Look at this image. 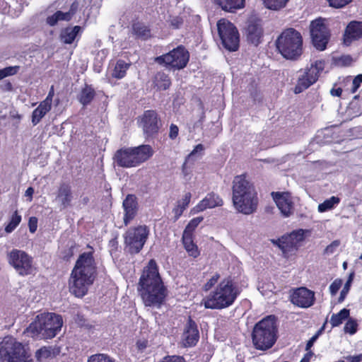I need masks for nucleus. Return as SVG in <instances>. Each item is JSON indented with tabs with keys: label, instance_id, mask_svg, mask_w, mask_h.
<instances>
[{
	"label": "nucleus",
	"instance_id": "1",
	"mask_svg": "<svg viewBox=\"0 0 362 362\" xmlns=\"http://www.w3.org/2000/svg\"><path fill=\"white\" fill-rule=\"evenodd\" d=\"M138 291L146 306L160 308L168 296L155 259H151L144 268L138 284Z\"/></svg>",
	"mask_w": 362,
	"mask_h": 362
},
{
	"label": "nucleus",
	"instance_id": "2",
	"mask_svg": "<svg viewBox=\"0 0 362 362\" xmlns=\"http://www.w3.org/2000/svg\"><path fill=\"white\" fill-rule=\"evenodd\" d=\"M87 247L89 252L79 255L71 271L69 279V291L76 297L82 298L86 296L88 287L91 286L98 276V268L94 258V250L90 245Z\"/></svg>",
	"mask_w": 362,
	"mask_h": 362
},
{
	"label": "nucleus",
	"instance_id": "3",
	"mask_svg": "<svg viewBox=\"0 0 362 362\" xmlns=\"http://www.w3.org/2000/svg\"><path fill=\"white\" fill-rule=\"evenodd\" d=\"M241 293V288L230 276L223 279L215 289L203 300L205 308L222 310L231 306Z\"/></svg>",
	"mask_w": 362,
	"mask_h": 362
},
{
	"label": "nucleus",
	"instance_id": "4",
	"mask_svg": "<svg viewBox=\"0 0 362 362\" xmlns=\"http://www.w3.org/2000/svg\"><path fill=\"white\" fill-rule=\"evenodd\" d=\"M233 202L236 209L244 214H251L257 209V194L245 175H237L233 180Z\"/></svg>",
	"mask_w": 362,
	"mask_h": 362
},
{
	"label": "nucleus",
	"instance_id": "5",
	"mask_svg": "<svg viewBox=\"0 0 362 362\" xmlns=\"http://www.w3.org/2000/svg\"><path fill=\"white\" fill-rule=\"evenodd\" d=\"M253 347L259 351L271 349L278 339V319L269 315L257 322L251 333Z\"/></svg>",
	"mask_w": 362,
	"mask_h": 362
},
{
	"label": "nucleus",
	"instance_id": "6",
	"mask_svg": "<svg viewBox=\"0 0 362 362\" xmlns=\"http://www.w3.org/2000/svg\"><path fill=\"white\" fill-rule=\"evenodd\" d=\"M62 325L61 315L52 313H42L36 316L25 332L33 338L40 336L45 339H52L61 331Z\"/></svg>",
	"mask_w": 362,
	"mask_h": 362
},
{
	"label": "nucleus",
	"instance_id": "7",
	"mask_svg": "<svg viewBox=\"0 0 362 362\" xmlns=\"http://www.w3.org/2000/svg\"><path fill=\"white\" fill-rule=\"evenodd\" d=\"M276 50L286 59L297 60L303 52V39L295 28L284 29L275 41Z\"/></svg>",
	"mask_w": 362,
	"mask_h": 362
},
{
	"label": "nucleus",
	"instance_id": "8",
	"mask_svg": "<svg viewBox=\"0 0 362 362\" xmlns=\"http://www.w3.org/2000/svg\"><path fill=\"white\" fill-rule=\"evenodd\" d=\"M154 151L149 144L123 147L116 151L113 159L117 165L125 168L138 167L148 160Z\"/></svg>",
	"mask_w": 362,
	"mask_h": 362
},
{
	"label": "nucleus",
	"instance_id": "9",
	"mask_svg": "<svg viewBox=\"0 0 362 362\" xmlns=\"http://www.w3.org/2000/svg\"><path fill=\"white\" fill-rule=\"evenodd\" d=\"M0 362H33L24 345L11 336L0 342Z\"/></svg>",
	"mask_w": 362,
	"mask_h": 362
},
{
	"label": "nucleus",
	"instance_id": "10",
	"mask_svg": "<svg viewBox=\"0 0 362 362\" xmlns=\"http://www.w3.org/2000/svg\"><path fill=\"white\" fill-rule=\"evenodd\" d=\"M189 57V51L180 45L168 53L155 57L154 62L170 69L180 70L187 66Z\"/></svg>",
	"mask_w": 362,
	"mask_h": 362
},
{
	"label": "nucleus",
	"instance_id": "11",
	"mask_svg": "<svg viewBox=\"0 0 362 362\" xmlns=\"http://www.w3.org/2000/svg\"><path fill=\"white\" fill-rule=\"evenodd\" d=\"M137 124L146 139H156L163 126L160 117L156 110H144L137 118Z\"/></svg>",
	"mask_w": 362,
	"mask_h": 362
},
{
	"label": "nucleus",
	"instance_id": "12",
	"mask_svg": "<svg viewBox=\"0 0 362 362\" xmlns=\"http://www.w3.org/2000/svg\"><path fill=\"white\" fill-rule=\"evenodd\" d=\"M217 29L223 47L230 52L237 51L240 45L237 28L228 20L221 18L217 22Z\"/></svg>",
	"mask_w": 362,
	"mask_h": 362
},
{
	"label": "nucleus",
	"instance_id": "13",
	"mask_svg": "<svg viewBox=\"0 0 362 362\" xmlns=\"http://www.w3.org/2000/svg\"><path fill=\"white\" fill-rule=\"evenodd\" d=\"M149 235L146 225L130 227L124 235V244L132 255L138 254L144 247Z\"/></svg>",
	"mask_w": 362,
	"mask_h": 362
},
{
	"label": "nucleus",
	"instance_id": "14",
	"mask_svg": "<svg viewBox=\"0 0 362 362\" xmlns=\"http://www.w3.org/2000/svg\"><path fill=\"white\" fill-rule=\"evenodd\" d=\"M8 264L22 276L32 274L35 268L33 266V258L25 251L13 249L7 255Z\"/></svg>",
	"mask_w": 362,
	"mask_h": 362
},
{
	"label": "nucleus",
	"instance_id": "15",
	"mask_svg": "<svg viewBox=\"0 0 362 362\" xmlns=\"http://www.w3.org/2000/svg\"><path fill=\"white\" fill-rule=\"evenodd\" d=\"M304 240L305 230L298 229L284 235L276 240H272V243L282 251L284 257L288 258L290 255L298 251L300 243Z\"/></svg>",
	"mask_w": 362,
	"mask_h": 362
},
{
	"label": "nucleus",
	"instance_id": "16",
	"mask_svg": "<svg viewBox=\"0 0 362 362\" xmlns=\"http://www.w3.org/2000/svg\"><path fill=\"white\" fill-rule=\"evenodd\" d=\"M310 32L314 47L319 51L325 50L331 37L330 30L325 24V19L318 18L312 21L310 25Z\"/></svg>",
	"mask_w": 362,
	"mask_h": 362
},
{
	"label": "nucleus",
	"instance_id": "17",
	"mask_svg": "<svg viewBox=\"0 0 362 362\" xmlns=\"http://www.w3.org/2000/svg\"><path fill=\"white\" fill-rule=\"evenodd\" d=\"M324 69V62L316 61L309 68L305 69L303 73L298 77L297 84L295 86V93H300L314 84Z\"/></svg>",
	"mask_w": 362,
	"mask_h": 362
},
{
	"label": "nucleus",
	"instance_id": "18",
	"mask_svg": "<svg viewBox=\"0 0 362 362\" xmlns=\"http://www.w3.org/2000/svg\"><path fill=\"white\" fill-rule=\"evenodd\" d=\"M245 35L250 43L255 46L260 44L264 36L262 20L256 16L249 18L245 28Z\"/></svg>",
	"mask_w": 362,
	"mask_h": 362
},
{
	"label": "nucleus",
	"instance_id": "19",
	"mask_svg": "<svg viewBox=\"0 0 362 362\" xmlns=\"http://www.w3.org/2000/svg\"><path fill=\"white\" fill-rule=\"evenodd\" d=\"M291 302L299 308H310L315 302V292L306 287L297 288L291 294Z\"/></svg>",
	"mask_w": 362,
	"mask_h": 362
},
{
	"label": "nucleus",
	"instance_id": "20",
	"mask_svg": "<svg viewBox=\"0 0 362 362\" xmlns=\"http://www.w3.org/2000/svg\"><path fill=\"white\" fill-rule=\"evenodd\" d=\"M199 340V331L197 324L189 316L184 327L182 342L185 347H193Z\"/></svg>",
	"mask_w": 362,
	"mask_h": 362
},
{
	"label": "nucleus",
	"instance_id": "21",
	"mask_svg": "<svg viewBox=\"0 0 362 362\" xmlns=\"http://www.w3.org/2000/svg\"><path fill=\"white\" fill-rule=\"evenodd\" d=\"M124 209L123 222L124 226H128L136 216L139 211V204L135 194H129L122 202Z\"/></svg>",
	"mask_w": 362,
	"mask_h": 362
},
{
	"label": "nucleus",
	"instance_id": "22",
	"mask_svg": "<svg viewBox=\"0 0 362 362\" xmlns=\"http://www.w3.org/2000/svg\"><path fill=\"white\" fill-rule=\"evenodd\" d=\"M362 38V21H351L346 25L343 35L344 45L349 46L353 42Z\"/></svg>",
	"mask_w": 362,
	"mask_h": 362
},
{
	"label": "nucleus",
	"instance_id": "23",
	"mask_svg": "<svg viewBox=\"0 0 362 362\" xmlns=\"http://www.w3.org/2000/svg\"><path fill=\"white\" fill-rule=\"evenodd\" d=\"M223 204V201L221 197L214 193L210 192L201 200L192 209L194 213L203 211L207 209H213L216 206H221Z\"/></svg>",
	"mask_w": 362,
	"mask_h": 362
},
{
	"label": "nucleus",
	"instance_id": "24",
	"mask_svg": "<svg viewBox=\"0 0 362 362\" xmlns=\"http://www.w3.org/2000/svg\"><path fill=\"white\" fill-rule=\"evenodd\" d=\"M56 199L60 203L63 209H66L71 206L73 200V192L71 186L68 182H61L57 191Z\"/></svg>",
	"mask_w": 362,
	"mask_h": 362
},
{
	"label": "nucleus",
	"instance_id": "25",
	"mask_svg": "<svg viewBox=\"0 0 362 362\" xmlns=\"http://www.w3.org/2000/svg\"><path fill=\"white\" fill-rule=\"evenodd\" d=\"M272 196L281 212L286 216H290L292 212L293 204L292 202L288 198L287 194L273 192Z\"/></svg>",
	"mask_w": 362,
	"mask_h": 362
},
{
	"label": "nucleus",
	"instance_id": "26",
	"mask_svg": "<svg viewBox=\"0 0 362 362\" xmlns=\"http://www.w3.org/2000/svg\"><path fill=\"white\" fill-rule=\"evenodd\" d=\"M182 244L189 256L197 258L200 255L198 246L194 243L193 233L190 230H185L182 238Z\"/></svg>",
	"mask_w": 362,
	"mask_h": 362
},
{
	"label": "nucleus",
	"instance_id": "27",
	"mask_svg": "<svg viewBox=\"0 0 362 362\" xmlns=\"http://www.w3.org/2000/svg\"><path fill=\"white\" fill-rule=\"evenodd\" d=\"M132 33L136 38L147 40L151 37V30L145 23L136 21L132 25Z\"/></svg>",
	"mask_w": 362,
	"mask_h": 362
},
{
	"label": "nucleus",
	"instance_id": "28",
	"mask_svg": "<svg viewBox=\"0 0 362 362\" xmlns=\"http://www.w3.org/2000/svg\"><path fill=\"white\" fill-rule=\"evenodd\" d=\"M59 354V349L51 346H43L35 352V357L37 362H44L46 360L55 358Z\"/></svg>",
	"mask_w": 362,
	"mask_h": 362
},
{
	"label": "nucleus",
	"instance_id": "29",
	"mask_svg": "<svg viewBox=\"0 0 362 362\" xmlns=\"http://www.w3.org/2000/svg\"><path fill=\"white\" fill-rule=\"evenodd\" d=\"M214 2L226 12L235 13L245 6V0H214Z\"/></svg>",
	"mask_w": 362,
	"mask_h": 362
},
{
	"label": "nucleus",
	"instance_id": "30",
	"mask_svg": "<svg viewBox=\"0 0 362 362\" xmlns=\"http://www.w3.org/2000/svg\"><path fill=\"white\" fill-rule=\"evenodd\" d=\"M95 90L92 86L85 84L78 95V100L83 106H87L91 103L95 98Z\"/></svg>",
	"mask_w": 362,
	"mask_h": 362
},
{
	"label": "nucleus",
	"instance_id": "31",
	"mask_svg": "<svg viewBox=\"0 0 362 362\" xmlns=\"http://www.w3.org/2000/svg\"><path fill=\"white\" fill-rule=\"evenodd\" d=\"M154 86L159 90H165L171 86V79L168 74L164 71H158L153 80Z\"/></svg>",
	"mask_w": 362,
	"mask_h": 362
},
{
	"label": "nucleus",
	"instance_id": "32",
	"mask_svg": "<svg viewBox=\"0 0 362 362\" xmlns=\"http://www.w3.org/2000/svg\"><path fill=\"white\" fill-rule=\"evenodd\" d=\"M81 31V27L79 25H75L72 28L67 27L61 33V40L65 44H71Z\"/></svg>",
	"mask_w": 362,
	"mask_h": 362
},
{
	"label": "nucleus",
	"instance_id": "33",
	"mask_svg": "<svg viewBox=\"0 0 362 362\" xmlns=\"http://www.w3.org/2000/svg\"><path fill=\"white\" fill-rule=\"evenodd\" d=\"M130 66L131 63H127L123 59H118L112 69V77L117 80L124 78Z\"/></svg>",
	"mask_w": 362,
	"mask_h": 362
},
{
	"label": "nucleus",
	"instance_id": "34",
	"mask_svg": "<svg viewBox=\"0 0 362 362\" xmlns=\"http://www.w3.org/2000/svg\"><path fill=\"white\" fill-rule=\"evenodd\" d=\"M52 107L40 102L39 105L33 111L31 122L33 126L40 123L41 119L51 110Z\"/></svg>",
	"mask_w": 362,
	"mask_h": 362
},
{
	"label": "nucleus",
	"instance_id": "35",
	"mask_svg": "<svg viewBox=\"0 0 362 362\" xmlns=\"http://www.w3.org/2000/svg\"><path fill=\"white\" fill-rule=\"evenodd\" d=\"M350 310L347 308L341 309L338 313L333 314L330 319V323L332 327H338L342 324L343 321L349 317Z\"/></svg>",
	"mask_w": 362,
	"mask_h": 362
},
{
	"label": "nucleus",
	"instance_id": "36",
	"mask_svg": "<svg viewBox=\"0 0 362 362\" xmlns=\"http://www.w3.org/2000/svg\"><path fill=\"white\" fill-rule=\"evenodd\" d=\"M339 202L340 199L338 197L332 196L318 205V211L322 213L331 210Z\"/></svg>",
	"mask_w": 362,
	"mask_h": 362
},
{
	"label": "nucleus",
	"instance_id": "37",
	"mask_svg": "<svg viewBox=\"0 0 362 362\" xmlns=\"http://www.w3.org/2000/svg\"><path fill=\"white\" fill-rule=\"evenodd\" d=\"M264 6L272 11H279L286 7L289 0H262Z\"/></svg>",
	"mask_w": 362,
	"mask_h": 362
},
{
	"label": "nucleus",
	"instance_id": "38",
	"mask_svg": "<svg viewBox=\"0 0 362 362\" xmlns=\"http://www.w3.org/2000/svg\"><path fill=\"white\" fill-rule=\"evenodd\" d=\"M21 215L16 210L11 215L8 223L5 226V231L8 233L13 232L21 222Z\"/></svg>",
	"mask_w": 362,
	"mask_h": 362
},
{
	"label": "nucleus",
	"instance_id": "39",
	"mask_svg": "<svg viewBox=\"0 0 362 362\" xmlns=\"http://www.w3.org/2000/svg\"><path fill=\"white\" fill-rule=\"evenodd\" d=\"M87 362H115V360L107 354H95L89 356Z\"/></svg>",
	"mask_w": 362,
	"mask_h": 362
},
{
	"label": "nucleus",
	"instance_id": "40",
	"mask_svg": "<svg viewBox=\"0 0 362 362\" xmlns=\"http://www.w3.org/2000/svg\"><path fill=\"white\" fill-rule=\"evenodd\" d=\"M344 329L345 332L349 333L350 334H355L358 330V323L356 320L349 318L344 325Z\"/></svg>",
	"mask_w": 362,
	"mask_h": 362
},
{
	"label": "nucleus",
	"instance_id": "41",
	"mask_svg": "<svg viewBox=\"0 0 362 362\" xmlns=\"http://www.w3.org/2000/svg\"><path fill=\"white\" fill-rule=\"evenodd\" d=\"M168 23H169V25L171 28L179 29L183 25L184 19L182 16H170L169 17V19L168 20Z\"/></svg>",
	"mask_w": 362,
	"mask_h": 362
},
{
	"label": "nucleus",
	"instance_id": "42",
	"mask_svg": "<svg viewBox=\"0 0 362 362\" xmlns=\"http://www.w3.org/2000/svg\"><path fill=\"white\" fill-rule=\"evenodd\" d=\"M327 1L330 7L341 8L351 4L353 0H327Z\"/></svg>",
	"mask_w": 362,
	"mask_h": 362
},
{
	"label": "nucleus",
	"instance_id": "43",
	"mask_svg": "<svg viewBox=\"0 0 362 362\" xmlns=\"http://www.w3.org/2000/svg\"><path fill=\"white\" fill-rule=\"evenodd\" d=\"M362 83V74H358L352 80L350 92L351 93H356L360 88Z\"/></svg>",
	"mask_w": 362,
	"mask_h": 362
},
{
	"label": "nucleus",
	"instance_id": "44",
	"mask_svg": "<svg viewBox=\"0 0 362 362\" xmlns=\"http://www.w3.org/2000/svg\"><path fill=\"white\" fill-rule=\"evenodd\" d=\"M343 281L341 279H336L329 286V291L332 296L337 294L339 288L341 287Z\"/></svg>",
	"mask_w": 362,
	"mask_h": 362
},
{
	"label": "nucleus",
	"instance_id": "45",
	"mask_svg": "<svg viewBox=\"0 0 362 362\" xmlns=\"http://www.w3.org/2000/svg\"><path fill=\"white\" fill-rule=\"evenodd\" d=\"M160 362H186V360L182 356L168 355L164 356Z\"/></svg>",
	"mask_w": 362,
	"mask_h": 362
},
{
	"label": "nucleus",
	"instance_id": "46",
	"mask_svg": "<svg viewBox=\"0 0 362 362\" xmlns=\"http://www.w3.org/2000/svg\"><path fill=\"white\" fill-rule=\"evenodd\" d=\"M74 246L72 245L61 252V257L63 260L68 262L74 256Z\"/></svg>",
	"mask_w": 362,
	"mask_h": 362
},
{
	"label": "nucleus",
	"instance_id": "47",
	"mask_svg": "<svg viewBox=\"0 0 362 362\" xmlns=\"http://www.w3.org/2000/svg\"><path fill=\"white\" fill-rule=\"evenodd\" d=\"M20 66H10L3 69L6 77L17 74L20 71Z\"/></svg>",
	"mask_w": 362,
	"mask_h": 362
},
{
	"label": "nucleus",
	"instance_id": "48",
	"mask_svg": "<svg viewBox=\"0 0 362 362\" xmlns=\"http://www.w3.org/2000/svg\"><path fill=\"white\" fill-rule=\"evenodd\" d=\"M202 221L203 217H196L192 218L187 224L185 230H190L192 232Z\"/></svg>",
	"mask_w": 362,
	"mask_h": 362
},
{
	"label": "nucleus",
	"instance_id": "49",
	"mask_svg": "<svg viewBox=\"0 0 362 362\" xmlns=\"http://www.w3.org/2000/svg\"><path fill=\"white\" fill-rule=\"evenodd\" d=\"M54 95V86H52L49 88V90L48 92L47 97L45 98V100H43L41 102L48 106H50V107H52V99H53Z\"/></svg>",
	"mask_w": 362,
	"mask_h": 362
},
{
	"label": "nucleus",
	"instance_id": "50",
	"mask_svg": "<svg viewBox=\"0 0 362 362\" xmlns=\"http://www.w3.org/2000/svg\"><path fill=\"white\" fill-rule=\"evenodd\" d=\"M351 284L346 282L344 288L340 292V296L338 298V303H341L346 298L349 290H350Z\"/></svg>",
	"mask_w": 362,
	"mask_h": 362
},
{
	"label": "nucleus",
	"instance_id": "51",
	"mask_svg": "<svg viewBox=\"0 0 362 362\" xmlns=\"http://www.w3.org/2000/svg\"><path fill=\"white\" fill-rule=\"evenodd\" d=\"M28 227L31 233L36 232L37 228V218L35 216H32L29 218Z\"/></svg>",
	"mask_w": 362,
	"mask_h": 362
},
{
	"label": "nucleus",
	"instance_id": "52",
	"mask_svg": "<svg viewBox=\"0 0 362 362\" xmlns=\"http://www.w3.org/2000/svg\"><path fill=\"white\" fill-rule=\"evenodd\" d=\"M179 134V128L175 124H171L169 130V138L172 140L175 139Z\"/></svg>",
	"mask_w": 362,
	"mask_h": 362
},
{
	"label": "nucleus",
	"instance_id": "53",
	"mask_svg": "<svg viewBox=\"0 0 362 362\" xmlns=\"http://www.w3.org/2000/svg\"><path fill=\"white\" fill-rule=\"evenodd\" d=\"M219 277L220 276L218 274L214 275L204 285V289L206 291L209 290L218 281Z\"/></svg>",
	"mask_w": 362,
	"mask_h": 362
},
{
	"label": "nucleus",
	"instance_id": "54",
	"mask_svg": "<svg viewBox=\"0 0 362 362\" xmlns=\"http://www.w3.org/2000/svg\"><path fill=\"white\" fill-rule=\"evenodd\" d=\"M185 210V209H182L180 202H178L177 205L173 209V212L175 215V219L177 220L182 216Z\"/></svg>",
	"mask_w": 362,
	"mask_h": 362
},
{
	"label": "nucleus",
	"instance_id": "55",
	"mask_svg": "<svg viewBox=\"0 0 362 362\" xmlns=\"http://www.w3.org/2000/svg\"><path fill=\"white\" fill-rule=\"evenodd\" d=\"M340 245V241L337 240L332 242L331 244L327 245L325 248V252L328 254H332L334 252L336 247H339Z\"/></svg>",
	"mask_w": 362,
	"mask_h": 362
},
{
	"label": "nucleus",
	"instance_id": "56",
	"mask_svg": "<svg viewBox=\"0 0 362 362\" xmlns=\"http://www.w3.org/2000/svg\"><path fill=\"white\" fill-rule=\"evenodd\" d=\"M192 194L190 192H187L184 195L182 199L180 202V204L182 206V209H186V208L188 206L190 200H191Z\"/></svg>",
	"mask_w": 362,
	"mask_h": 362
},
{
	"label": "nucleus",
	"instance_id": "57",
	"mask_svg": "<svg viewBox=\"0 0 362 362\" xmlns=\"http://www.w3.org/2000/svg\"><path fill=\"white\" fill-rule=\"evenodd\" d=\"M320 332V331H319L317 333H316L314 336H313L308 341V342L306 344V346H305V351H307V352L310 351L311 347L313 346L314 343L315 342V341L318 338Z\"/></svg>",
	"mask_w": 362,
	"mask_h": 362
},
{
	"label": "nucleus",
	"instance_id": "58",
	"mask_svg": "<svg viewBox=\"0 0 362 362\" xmlns=\"http://www.w3.org/2000/svg\"><path fill=\"white\" fill-rule=\"evenodd\" d=\"M148 341L146 339H139L136 341V346L139 351H143L148 346Z\"/></svg>",
	"mask_w": 362,
	"mask_h": 362
},
{
	"label": "nucleus",
	"instance_id": "59",
	"mask_svg": "<svg viewBox=\"0 0 362 362\" xmlns=\"http://www.w3.org/2000/svg\"><path fill=\"white\" fill-rule=\"evenodd\" d=\"M58 21L69 20V13H64L61 11H58L55 13Z\"/></svg>",
	"mask_w": 362,
	"mask_h": 362
},
{
	"label": "nucleus",
	"instance_id": "60",
	"mask_svg": "<svg viewBox=\"0 0 362 362\" xmlns=\"http://www.w3.org/2000/svg\"><path fill=\"white\" fill-rule=\"evenodd\" d=\"M75 322L81 327L86 326V320L84 318L83 315L77 314L75 317Z\"/></svg>",
	"mask_w": 362,
	"mask_h": 362
},
{
	"label": "nucleus",
	"instance_id": "61",
	"mask_svg": "<svg viewBox=\"0 0 362 362\" xmlns=\"http://www.w3.org/2000/svg\"><path fill=\"white\" fill-rule=\"evenodd\" d=\"M330 94L334 97H341V95L342 94V89L339 87L336 88L335 86H334L330 90Z\"/></svg>",
	"mask_w": 362,
	"mask_h": 362
},
{
	"label": "nucleus",
	"instance_id": "62",
	"mask_svg": "<svg viewBox=\"0 0 362 362\" xmlns=\"http://www.w3.org/2000/svg\"><path fill=\"white\" fill-rule=\"evenodd\" d=\"M349 362H361L362 361V354L356 356H350L346 358Z\"/></svg>",
	"mask_w": 362,
	"mask_h": 362
},
{
	"label": "nucleus",
	"instance_id": "63",
	"mask_svg": "<svg viewBox=\"0 0 362 362\" xmlns=\"http://www.w3.org/2000/svg\"><path fill=\"white\" fill-rule=\"evenodd\" d=\"M314 355L313 352L312 351H310L304 354L303 357L300 360V362H310V359Z\"/></svg>",
	"mask_w": 362,
	"mask_h": 362
},
{
	"label": "nucleus",
	"instance_id": "64",
	"mask_svg": "<svg viewBox=\"0 0 362 362\" xmlns=\"http://www.w3.org/2000/svg\"><path fill=\"white\" fill-rule=\"evenodd\" d=\"M47 23L50 25H54L59 21L57 19V16L53 14L51 16H49L47 19Z\"/></svg>",
	"mask_w": 362,
	"mask_h": 362
}]
</instances>
